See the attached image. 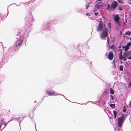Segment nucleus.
I'll return each instance as SVG.
<instances>
[{
	"label": "nucleus",
	"instance_id": "f257e3e1",
	"mask_svg": "<svg viewBox=\"0 0 131 131\" xmlns=\"http://www.w3.org/2000/svg\"><path fill=\"white\" fill-rule=\"evenodd\" d=\"M104 28L105 29L103 31L100 35L101 39L103 40H105V38L108 36V34L107 32L108 30L106 27H104Z\"/></svg>",
	"mask_w": 131,
	"mask_h": 131
},
{
	"label": "nucleus",
	"instance_id": "f03ea898",
	"mask_svg": "<svg viewBox=\"0 0 131 131\" xmlns=\"http://www.w3.org/2000/svg\"><path fill=\"white\" fill-rule=\"evenodd\" d=\"M118 5V3L117 2L115 1H114L111 4L110 10H112L114 11L115 9Z\"/></svg>",
	"mask_w": 131,
	"mask_h": 131
},
{
	"label": "nucleus",
	"instance_id": "7ed1b4c3",
	"mask_svg": "<svg viewBox=\"0 0 131 131\" xmlns=\"http://www.w3.org/2000/svg\"><path fill=\"white\" fill-rule=\"evenodd\" d=\"M124 120L125 119H124V117L123 116L118 118V125L119 127H121L122 126Z\"/></svg>",
	"mask_w": 131,
	"mask_h": 131
},
{
	"label": "nucleus",
	"instance_id": "20e7f679",
	"mask_svg": "<svg viewBox=\"0 0 131 131\" xmlns=\"http://www.w3.org/2000/svg\"><path fill=\"white\" fill-rule=\"evenodd\" d=\"M113 19L114 21L117 22L118 24L120 25V24L119 22L120 18L119 17V15L118 14L115 15L113 17Z\"/></svg>",
	"mask_w": 131,
	"mask_h": 131
},
{
	"label": "nucleus",
	"instance_id": "39448f33",
	"mask_svg": "<svg viewBox=\"0 0 131 131\" xmlns=\"http://www.w3.org/2000/svg\"><path fill=\"white\" fill-rule=\"evenodd\" d=\"M123 55L125 57H126L128 59H131V51H129L127 52H125Z\"/></svg>",
	"mask_w": 131,
	"mask_h": 131
},
{
	"label": "nucleus",
	"instance_id": "423d86ee",
	"mask_svg": "<svg viewBox=\"0 0 131 131\" xmlns=\"http://www.w3.org/2000/svg\"><path fill=\"white\" fill-rule=\"evenodd\" d=\"M7 125V123L5 122L2 121L1 123H0V129L2 130L5 128Z\"/></svg>",
	"mask_w": 131,
	"mask_h": 131
},
{
	"label": "nucleus",
	"instance_id": "0eeeda50",
	"mask_svg": "<svg viewBox=\"0 0 131 131\" xmlns=\"http://www.w3.org/2000/svg\"><path fill=\"white\" fill-rule=\"evenodd\" d=\"M103 28V26L102 22L101 21H99V23L98 25V26L97 27V31H99L100 30H101Z\"/></svg>",
	"mask_w": 131,
	"mask_h": 131
},
{
	"label": "nucleus",
	"instance_id": "6e6552de",
	"mask_svg": "<svg viewBox=\"0 0 131 131\" xmlns=\"http://www.w3.org/2000/svg\"><path fill=\"white\" fill-rule=\"evenodd\" d=\"M46 93L48 94L52 95L55 93V92L53 90H46Z\"/></svg>",
	"mask_w": 131,
	"mask_h": 131
},
{
	"label": "nucleus",
	"instance_id": "1a4fd4ad",
	"mask_svg": "<svg viewBox=\"0 0 131 131\" xmlns=\"http://www.w3.org/2000/svg\"><path fill=\"white\" fill-rule=\"evenodd\" d=\"M108 59L110 60H112L113 58V54L111 52H109L108 55Z\"/></svg>",
	"mask_w": 131,
	"mask_h": 131
},
{
	"label": "nucleus",
	"instance_id": "9d476101",
	"mask_svg": "<svg viewBox=\"0 0 131 131\" xmlns=\"http://www.w3.org/2000/svg\"><path fill=\"white\" fill-rule=\"evenodd\" d=\"M102 5V4L101 2H100L97 3L96 5V7L97 9H99L100 7H101Z\"/></svg>",
	"mask_w": 131,
	"mask_h": 131
},
{
	"label": "nucleus",
	"instance_id": "9b49d317",
	"mask_svg": "<svg viewBox=\"0 0 131 131\" xmlns=\"http://www.w3.org/2000/svg\"><path fill=\"white\" fill-rule=\"evenodd\" d=\"M23 41L21 40H18L17 41L16 45V47L20 46L22 43Z\"/></svg>",
	"mask_w": 131,
	"mask_h": 131
},
{
	"label": "nucleus",
	"instance_id": "f8f14e48",
	"mask_svg": "<svg viewBox=\"0 0 131 131\" xmlns=\"http://www.w3.org/2000/svg\"><path fill=\"white\" fill-rule=\"evenodd\" d=\"M110 93L112 94H113L114 93V91L112 88L110 89Z\"/></svg>",
	"mask_w": 131,
	"mask_h": 131
},
{
	"label": "nucleus",
	"instance_id": "ddd939ff",
	"mask_svg": "<svg viewBox=\"0 0 131 131\" xmlns=\"http://www.w3.org/2000/svg\"><path fill=\"white\" fill-rule=\"evenodd\" d=\"M109 105L111 107L113 108H115V104H110Z\"/></svg>",
	"mask_w": 131,
	"mask_h": 131
},
{
	"label": "nucleus",
	"instance_id": "4468645a",
	"mask_svg": "<svg viewBox=\"0 0 131 131\" xmlns=\"http://www.w3.org/2000/svg\"><path fill=\"white\" fill-rule=\"evenodd\" d=\"M125 50L126 51H127L129 49V47L128 46H127V45H125Z\"/></svg>",
	"mask_w": 131,
	"mask_h": 131
},
{
	"label": "nucleus",
	"instance_id": "2eb2a0df",
	"mask_svg": "<svg viewBox=\"0 0 131 131\" xmlns=\"http://www.w3.org/2000/svg\"><path fill=\"white\" fill-rule=\"evenodd\" d=\"M125 35H130L131 34V32L130 31H127L125 32Z\"/></svg>",
	"mask_w": 131,
	"mask_h": 131
},
{
	"label": "nucleus",
	"instance_id": "dca6fc26",
	"mask_svg": "<svg viewBox=\"0 0 131 131\" xmlns=\"http://www.w3.org/2000/svg\"><path fill=\"white\" fill-rule=\"evenodd\" d=\"M123 66L122 65H121L119 67V69L121 71H122L123 70Z\"/></svg>",
	"mask_w": 131,
	"mask_h": 131
},
{
	"label": "nucleus",
	"instance_id": "f3484780",
	"mask_svg": "<svg viewBox=\"0 0 131 131\" xmlns=\"http://www.w3.org/2000/svg\"><path fill=\"white\" fill-rule=\"evenodd\" d=\"M126 108L125 106L123 107V112H125L126 111Z\"/></svg>",
	"mask_w": 131,
	"mask_h": 131
},
{
	"label": "nucleus",
	"instance_id": "a211bd4d",
	"mask_svg": "<svg viewBox=\"0 0 131 131\" xmlns=\"http://www.w3.org/2000/svg\"><path fill=\"white\" fill-rule=\"evenodd\" d=\"M113 113L114 115H116L117 113L115 110H114L113 111Z\"/></svg>",
	"mask_w": 131,
	"mask_h": 131
},
{
	"label": "nucleus",
	"instance_id": "6ab92c4d",
	"mask_svg": "<svg viewBox=\"0 0 131 131\" xmlns=\"http://www.w3.org/2000/svg\"><path fill=\"white\" fill-rule=\"evenodd\" d=\"M107 37V43L108 44V45H109V39L108 36Z\"/></svg>",
	"mask_w": 131,
	"mask_h": 131
},
{
	"label": "nucleus",
	"instance_id": "aec40b11",
	"mask_svg": "<svg viewBox=\"0 0 131 131\" xmlns=\"http://www.w3.org/2000/svg\"><path fill=\"white\" fill-rule=\"evenodd\" d=\"M117 1L121 3H122L123 1V0H117Z\"/></svg>",
	"mask_w": 131,
	"mask_h": 131
},
{
	"label": "nucleus",
	"instance_id": "412c9836",
	"mask_svg": "<svg viewBox=\"0 0 131 131\" xmlns=\"http://www.w3.org/2000/svg\"><path fill=\"white\" fill-rule=\"evenodd\" d=\"M89 3L85 5V7H86L85 9H87L88 8V7H89Z\"/></svg>",
	"mask_w": 131,
	"mask_h": 131
},
{
	"label": "nucleus",
	"instance_id": "4be33fe9",
	"mask_svg": "<svg viewBox=\"0 0 131 131\" xmlns=\"http://www.w3.org/2000/svg\"><path fill=\"white\" fill-rule=\"evenodd\" d=\"M123 58V56L122 55H120L119 59L120 60H122Z\"/></svg>",
	"mask_w": 131,
	"mask_h": 131
},
{
	"label": "nucleus",
	"instance_id": "5701e85b",
	"mask_svg": "<svg viewBox=\"0 0 131 131\" xmlns=\"http://www.w3.org/2000/svg\"><path fill=\"white\" fill-rule=\"evenodd\" d=\"M131 45V43L130 42H129L127 44V45H127V46H128V47H129Z\"/></svg>",
	"mask_w": 131,
	"mask_h": 131
},
{
	"label": "nucleus",
	"instance_id": "b1692460",
	"mask_svg": "<svg viewBox=\"0 0 131 131\" xmlns=\"http://www.w3.org/2000/svg\"><path fill=\"white\" fill-rule=\"evenodd\" d=\"M126 57H125L124 56V57H123L122 59L124 61H126L127 60V58Z\"/></svg>",
	"mask_w": 131,
	"mask_h": 131
},
{
	"label": "nucleus",
	"instance_id": "393cba45",
	"mask_svg": "<svg viewBox=\"0 0 131 131\" xmlns=\"http://www.w3.org/2000/svg\"><path fill=\"white\" fill-rule=\"evenodd\" d=\"M98 14V13L97 12H96L94 13V15L95 16H97Z\"/></svg>",
	"mask_w": 131,
	"mask_h": 131
},
{
	"label": "nucleus",
	"instance_id": "a878e982",
	"mask_svg": "<svg viewBox=\"0 0 131 131\" xmlns=\"http://www.w3.org/2000/svg\"><path fill=\"white\" fill-rule=\"evenodd\" d=\"M113 63L114 64V65L115 66V62L114 59L113 60Z\"/></svg>",
	"mask_w": 131,
	"mask_h": 131
},
{
	"label": "nucleus",
	"instance_id": "bb28decb",
	"mask_svg": "<svg viewBox=\"0 0 131 131\" xmlns=\"http://www.w3.org/2000/svg\"><path fill=\"white\" fill-rule=\"evenodd\" d=\"M110 97L111 98V99L112 100H113L114 99V97H113V96L112 95H110Z\"/></svg>",
	"mask_w": 131,
	"mask_h": 131
},
{
	"label": "nucleus",
	"instance_id": "cd10ccee",
	"mask_svg": "<svg viewBox=\"0 0 131 131\" xmlns=\"http://www.w3.org/2000/svg\"><path fill=\"white\" fill-rule=\"evenodd\" d=\"M129 106H131V101H130L129 102Z\"/></svg>",
	"mask_w": 131,
	"mask_h": 131
},
{
	"label": "nucleus",
	"instance_id": "c85d7f7f",
	"mask_svg": "<svg viewBox=\"0 0 131 131\" xmlns=\"http://www.w3.org/2000/svg\"><path fill=\"white\" fill-rule=\"evenodd\" d=\"M109 8H110V5L109 4H108L107 8V9H109Z\"/></svg>",
	"mask_w": 131,
	"mask_h": 131
},
{
	"label": "nucleus",
	"instance_id": "c756f323",
	"mask_svg": "<svg viewBox=\"0 0 131 131\" xmlns=\"http://www.w3.org/2000/svg\"><path fill=\"white\" fill-rule=\"evenodd\" d=\"M116 115H114V118H116Z\"/></svg>",
	"mask_w": 131,
	"mask_h": 131
},
{
	"label": "nucleus",
	"instance_id": "7c9ffc66",
	"mask_svg": "<svg viewBox=\"0 0 131 131\" xmlns=\"http://www.w3.org/2000/svg\"><path fill=\"white\" fill-rule=\"evenodd\" d=\"M119 10H122V9L120 7L119 8Z\"/></svg>",
	"mask_w": 131,
	"mask_h": 131
},
{
	"label": "nucleus",
	"instance_id": "2f4dec72",
	"mask_svg": "<svg viewBox=\"0 0 131 131\" xmlns=\"http://www.w3.org/2000/svg\"><path fill=\"white\" fill-rule=\"evenodd\" d=\"M122 52L121 51L120 52V55H122Z\"/></svg>",
	"mask_w": 131,
	"mask_h": 131
},
{
	"label": "nucleus",
	"instance_id": "473e14b6",
	"mask_svg": "<svg viewBox=\"0 0 131 131\" xmlns=\"http://www.w3.org/2000/svg\"><path fill=\"white\" fill-rule=\"evenodd\" d=\"M130 2H129V3L131 5V0H130Z\"/></svg>",
	"mask_w": 131,
	"mask_h": 131
},
{
	"label": "nucleus",
	"instance_id": "72a5a7b5",
	"mask_svg": "<svg viewBox=\"0 0 131 131\" xmlns=\"http://www.w3.org/2000/svg\"><path fill=\"white\" fill-rule=\"evenodd\" d=\"M129 85L131 86V82H130L129 83Z\"/></svg>",
	"mask_w": 131,
	"mask_h": 131
},
{
	"label": "nucleus",
	"instance_id": "f704fd0d",
	"mask_svg": "<svg viewBox=\"0 0 131 131\" xmlns=\"http://www.w3.org/2000/svg\"><path fill=\"white\" fill-rule=\"evenodd\" d=\"M108 24H109L110 25V27H111V26L110 25V23H109Z\"/></svg>",
	"mask_w": 131,
	"mask_h": 131
},
{
	"label": "nucleus",
	"instance_id": "c9c22d12",
	"mask_svg": "<svg viewBox=\"0 0 131 131\" xmlns=\"http://www.w3.org/2000/svg\"><path fill=\"white\" fill-rule=\"evenodd\" d=\"M122 63H123V62H122V61H121V64H122Z\"/></svg>",
	"mask_w": 131,
	"mask_h": 131
},
{
	"label": "nucleus",
	"instance_id": "e433bc0d",
	"mask_svg": "<svg viewBox=\"0 0 131 131\" xmlns=\"http://www.w3.org/2000/svg\"><path fill=\"white\" fill-rule=\"evenodd\" d=\"M101 0H97V1H101Z\"/></svg>",
	"mask_w": 131,
	"mask_h": 131
},
{
	"label": "nucleus",
	"instance_id": "4c0bfd02",
	"mask_svg": "<svg viewBox=\"0 0 131 131\" xmlns=\"http://www.w3.org/2000/svg\"><path fill=\"white\" fill-rule=\"evenodd\" d=\"M130 40H131V37H130Z\"/></svg>",
	"mask_w": 131,
	"mask_h": 131
}]
</instances>
